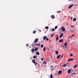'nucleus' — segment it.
Masks as SVG:
<instances>
[{
  "instance_id": "6",
  "label": "nucleus",
  "mask_w": 78,
  "mask_h": 78,
  "mask_svg": "<svg viewBox=\"0 0 78 78\" xmlns=\"http://www.w3.org/2000/svg\"><path fill=\"white\" fill-rule=\"evenodd\" d=\"M63 33H62L61 34L60 37H59V38H61V37H62L63 36Z\"/></svg>"
},
{
  "instance_id": "21",
  "label": "nucleus",
  "mask_w": 78,
  "mask_h": 78,
  "mask_svg": "<svg viewBox=\"0 0 78 78\" xmlns=\"http://www.w3.org/2000/svg\"><path fill=\"white\" fill-rule=\"evenodd\" d=\"M35 45H37V46H40V43L39 44H36Z\"/></svg>"
},
{
  "instance_id": "9",
  "label": "nucleus",
  "mask_w": 78,
  "mask_h": 78,
  "mask_svg": "<svg viewBox=\"0 0 78 78\" xmlns=\"http://www.w3.org/2000/svg\"><path fill=\"white\" fill-rule=\"evenodd\" d=\"M47 38V36H44V37H43V39L44 40H45V39H46Z\"/></svg>"
},
{
  "instance_id": "12",
  "label": "nucleus",
  "mask_w": 78,
  "mask_h": 78,
  "mask_svg": "<svg viewBox=\"0 0 78 78\" xmlns=\"http://www.w3.org/2000/svg\"><path fill=\"white\" fill-rule=\"evenodd\" d=\"M38 50V48H35V51H37V50Z\"/></svg>"
},
{
  "instance_id": "31",
  "label": "nucleus",
  "mask_w": 78,
  "mask_h": 78,
  "mask_svg": "<svg viewBox=\"0 0 78 78\" xmlns=\"http://www.w3.org/2000/svg\"><path fill=\"white\" fill-rule=\"evenodd\" d=\"M76 74V73H72L71 75H75Z\"/></svg>"
},
{
  "instance_id": "4",
  "label": "nucleus",
  "mask_w": 78,
  "mask_h": 78,
  "mask_svg": "<svg viewBox=\"0 0 78 78\" xmlns=\"http://www.w3.org/2000/svg\"><path fill=\"white\" fill-rule=\"evenodd\" d=\"M73 60H74V59L71 58L69 59L68 60V61H73Z\"/></svg>"
},
{
  "instance_id": "42",
  "label": "nucleus",
  "mask_w": 78,
  "mask_h": 78,
  "mask_svg": "<svg viewBox=\"0 0 78 78\" xmlns=\"http://www.w3.org/2000/svg\"><path fill=\"white\" fill-rule=\"evenodd\" d=\"M39 31H40V32H41V30H39Z\"/></svg>"
},
{
  "instance_id": "11",
  "label": "nucleus",
  "mask_w": 78,
  "mask_h": 78,
  "mask_svg": "<svg viewBox=\"0 0 78 78\" xmlns=\"http://www.w3.org/2000/svg\"><path fill=\"white\" fill-rule=\"evenodd\" d=\"M53 16H54L52 15V16H51V19H55V17Z\"/></svg>"
},
{
  "instance_id": "28",
  "label": "nucleus",
  "mask_w": 78,
  "mask_h": 78,
  "mask_svg": "<svg viewBox=\"0 0 78 78\" xmlns=\"http://www.w3.org/2000/svg\"><path fill=\"white\" fill-rule=\"evenodd\" d=\"M41 48H43V47H44V45H43V44L41 45Z\"/></svg>"
},
{
  "instance_id": "50",
  "label": "nucleus",
  "mask_w": 78,
  "mask_h": 78,
  "mask_svg": "<svg viewBox=\"0 0 78 78\" xmlns=\"http://www.w3.org/2000/svg\"><path fill=\"white\" fill-rule=\"evenodd\" d=\"M64 55V54H63L62 55V56H63V55Z\"/></svg>"
},
{
  "instance_id": "33",
  "label": "nucleus",
  "mask_w": 78,
  "mask_h": 78,
  "mask_svg": "<svg viewBox=\"0 0 78 78\" xmlns=\"http://www.w3.org/2000/svg\"><path fill=\"white\" fill-rule=\"evenodd\" d=\"M70 56H73V54H71L70 55Z\"/></svg>"
},
{
  "instance_id": "41",
  "label": "nucleus",
  "mask_w": 78,
  "mask_h": 78,
  "mask_svg": "<svg viewBox=\"0 0 78 78\" xmlns=\"http://www.w3.org/2000/svg\"><path fill=\"white\" fill-rule=\"evenodd\" d=\"M65 64L66 65H66H67V64H68V63L67 62V63H66Z\"/></svg>"
},
{
  "instance_id": "26",
  "label": "nucleus",
  "mask_w": 78,
  "mask_h": 78,
  "mask_svg": "<svg viewBox=\"0 0 78 78\" xmlns=\"http://www.w3.org/2000/svg\"><path fill=\"white\" fill-rule=\"evenodd\" d=\"M50 77L51 78H53V75L52 74H51Z\"/></svg>"
},
{
  "instance_id": "10",
  "label": "nucleus",
  "mask_w": 78,
  "mask_h": 78,
  "mask_svg": "<svg viewBox=\"0 0 78 78\" xmlns=\"http://www.w3.org/2000/svg\"><path fill=\"white\" fill-rule=\"evenodd\" d=\"M53 66H51V70H54V68H53Z\"/></svg>"
},
{
  "instance_id": "8",
  "label": "nucleus",
  "mask_w": 78,
  "mask_h": 78,
  "mask_svg": "<svg viewBox=\"0 0 78 78\" xmlns=\"http://www.w3.org/2000/svg\"><path fill=\"white\" fill-rule=\"evenodd\" d=\"M31 51L32 53H34V49H32L31 50Z\"/></svg>"
},
{
  "instance_id": "36",
  "label": "nucleus",
  "mask_w": 78,
  "mask_h": 78,
  "mask_svg": "<svg viewBox=\"0 0 78 78\" xmlns=\"http://www.w3.org/2000/svg\"><path fill=\"white\" fill-rule=\"evenodd\" d=\"M46 41H48V38H46Z\"/></svg>"
},
{
  "instance_id": "13",
  "label": "nucleus",
  "mask_w": 78,
  "mask_h": 78,
  "mask_svg": "<svg viewBox=\"0 0 78 78\" xmlns=\"http://www.w3.org/2000/svg\"><path fill=\"white\" fill-rule=\"evenodd\" d=\"M49 28V27L48 26L45 27V29H46V30H48V29Z\"/></svg>"
},
{
  "instance_id": "27",
  "label": "nucleus",
  "mask_w": 78,
  "mask_h": 78,
  "mask_svg": "<svg viewBox=\"0 0 78 78\" xmlns=\"http://www.w3.org/2000/svg\"><path fill=\"white\" fill-rule=\"evenodd\" d=\"M70 69H69L68 71V73H70Z\"/></svg>"
},
{
  "instance_id": "14",
  "label": "nucleus",
  "mask_w": 78,
  "mask_h": 78,
  "mask_svg": "<svg viewBox=\"0 0 78 78\" xmlns=\"http://www.w3.org/2000/svg\"><path fill=\"white\" fill-rule=\"evenodd\" d=\"M63 41V39H61V40H60L59 41V42H62V41Z\"/></svg>"
},
{
  "instance_id": "23",
  "label": "nucleus",
  "mask_w": 78,
  "mask_h": 78,
  "mask_svg": "<svg viewBox=\"0 0 78 78\" xmlns=\"http://www.w3.org/2000/svg\"><path fill=\"white\" fill-rule=\"evenodd\" d=\"M76 18H74L73 19V21H75V20H76Z\"/></svg>"
},
{
  "instance_id": "44",
  "label": "nucleus",
  "mask_w": 78,
  "mask_h": 78,
  "mask_svg": "<svg viewBox=\"0 0 78 78\" xmlns=\"http://www.w3.org/2000/svg\"><path fill=\"white\" fill-rule=\"evenodd\" d=\"M41 60H42V61H43L44 60V59L41 58Z\"/></svg>"
},
{
  "instance_id": "25",
  "label": "nucleus",
  "mask_w": 78,
  "mask_h": 78,
  "mask_svg": "<svg viewBox=\"0 0 78 78\" xmlns=\"http://www.w3.org/2000/svg\"><path fill=\"white\" fill-rule=\"evenodd\" d=\"M66 64H64L61 67H66Z\"/></svg>"
},
{
  "instance_id": "16",
  "label": "nucleus",
  "mask_w": 78,
  "mask_h": 78,
  "mask_svg": "<svg viewBox=\"0 0 78 78\" xmlns=\"http://www.w3.org/2000/svg\"><path fill=\"white\" fill-rule=\"evenodd\" d=\"M36 54L37 55H39V52H37Z\"/></svg>"
},
{
  "instance_id": "29",
  "label": "nucleus",
  "mask_w": 78,
  "mask_h": 78,
  "mask_svg": "<svg viewBox=\"0 0 78 78\" xmlns=\"http://www.w3.org/2000/svg\"><path fill=\"white\" fill-rule=\"evenodd\" d=\"M33 58H37V56H34Z\"/></svg>"
},
{
  "instance_id": "1",
  "label": "nucleus",
  "mask_w": 78,
  "mask_h": 78,
  "mask_svg": "<svg viewBox=\"0 0 78 78\" xmlns=\"http://www.w3.org/2000/svg\"><path fill=\"white\" fill-rule=\"evenodd\" d=\"M32 62H33L34 64L35 65H36L37 64V62H36V61H35V60L33 59L32 60Z\"/></svg>"
},
{
  "instance_id": "18",
  "label": "nucleus",
  "mask_w": 78,
  "mask_h": 78,
  "mask_svg": "<svg viewBox=\"0 0 78 78\" xmlns=\"http://www.w3.org/2000/svg\"><path fill=\"white\" fill-rule=\"evenodd\" d=\"M60 56L61 55H58V56H57V58L59 59L60 58Z\"/></svg>"
},
{
  "instance_id": "51",
  "label": "nucleus",
  "mask_w": 78,
  "mask_h": 78,
  "mask_svg": "<svg viewBox=\"0 0 78 78\" xmlns=\"http://www.w3.org/2000/svg\"><path fill=\"white\" fill-rule=\"evenodd\" d=\"M72 72H73V70H72Z\"/></svg>"
},
{
  "instance_id": "15",
  "label": "nucleus",
  "mask_w": 78,
  "mask_h": 78,
  "mask_svg": "<svg viewBox=\"0 0 78 78\" xmlns=\"http://www.w3.org/2000/svg\"><path fill=\"white\" fill-rule=\"evenodd\" d=\"M54 34H52L51 36L50 37H52L53 36H54Z\"/></svg>"
},
{
  "instance_id": "45",
  "label": "nucleus",
  "mask_w": 78,
  "mask_h": 78,
  "mask_svg": "<svg viewBox=\"0 0 78 78\" xmlns=\"http://www.w3.org/2000/svg\"><path fill=\"white\" fill-rule=\"evenodd\" d=\"M38 66V67H39V66H40V65H39V64Z\"/></svg>"
},
{
  "instance_id": "46",
  "label": "nucleus",
  "mask_w": 78,
  "mask_h": 78,
  "mask_svg": "<svg viewBox=\"0 0 78 78\" xmlns=\"http://www.w3.org/2000/svg\"><path fill=\"white\" fill-rule=\"evenodd\" d=\"M62 56H61V58H62Z\"/></svg>"
},
{
  "instance_id": "40",
  "label": "nucleus",
  "mask_w": 78,
  "mask_h": 78,
  "mask_svg": "<svg viewBox=\"0 0 78 78\" xmlns=\"http://www.w3.org/2000/svg\"><path fill=\"white\" fill-rule=\"evenodd\" d=\"M74 36V34L72 35L71 36V37H73V36Z\"/></svg>"
},
{
  "instance_id": "38",
  "label": "nucleus",
  "mask_w": 78,
  "mask_h": 78,
  "mask_svg": "<svg viewBox=\"0 0 78 78\" xmlns=\"http://www.w3.org/2000/svg\"><path fill=\"white\" fill-rule=\"evenodd\" d=\"M26 47H28V44H27L26 45Z\"/></svg>"
},
{
  "instance_id": "19",
  "label": "nucleus",
  "mask_w": 78,
  "mask_h": 78,
  "mask_svg": "<svg viewBox=\"0 0 78 78\" xmlns=\"http://www.w3.org/2000/svg\"><path fill=\"white\" fill-rule=\"evenodd\" d=\"M45 47H44V48H43V51H45Z\"/></svg>"
},
{
  "instance_id": "24",
  "label": "nucleus",
  "mask_w": 78,
  "mask_h": 78,
  "mask_svg": "<svg viewBox=\"0 0 78 78\" xmlns=\"http://www.w3.org/2000/svg\"><path fill=\"white\" fill-rule=\"evenodd\" d=\"M55 53L57 55H58V51H56Z\"/></svg>"
},
{
  "instance_id": "17",
  "label": "nucleus",
  "mask_w": 78,
  "mask_h": 78,
  "mask_svg": "<svg viewBox=\"0 0 78 78\" xmlns=\"http://www.w3.org/2000/svg\"><path fill=\"white\" fill-rule=\"evenodd\" d=\"M64 45H65V47H66V46H67V42H66L64 44Z\"/></svg>"
},
{
  "instance_id": "20",
  "label": "nucleus",
  "mask_w": 78,
  "mask_h": 78,
  "mask_svg": "<svg viewBox=\"0 0 78 78\" xmlns=\"http://www.w3.org/2000/svg\"><path fill=\"white\" fill-rule=\"evenodd\" d=\"M36 33V30H35L33 32V34H35Z\"/></svg>"
},
{
  "instance_id": "22",
  "label": "nucleus",
  "mask_w": 78,
  "mask_h": 78,
  "mask_svg": "<svg viewBox=\"0 0 78 78\" xmlns=\"http://www.w3.org/2000/svg\"><path fill=\"white\" fill-rule=\"evenodd\" d=\"M58 37H56V41H58Z\"/></svg>"
},
{
  "instance_id": "37",
  "label": "nucleus",
  "mask_w": 78,
  "mask_h": 78,
  "mask_svg": "<svg viewBox=\"0 0 78 78\" xmlns=\"http://www.w3.org/2000/svg\"><path fill=\"white\" fill-rule=\"evenodd\" d=\"M71 37H68V39H70V38H71Z\"/></svg>"
},
{
  "instance_id": "7",
  "label": "nucleus",
  "mask_w": 78,
  "mask_h": 78,
  "mask_svg": "<svg viewBox=\"0 0 78 78\" xmlns=\"http://www.w3.org/2000/svg\"><path fill=\"white\" fill-rule=\"evenodd\" d=\"M62 73V71H59L58 72V73L59 74V75H60V74H61V73Z\"/></svg>"
},
{
  "instance_id": "3",
  "label": "nucleus",
  "mask_w": 78,
  "mask_h": 78,
  "mask_svg": "<svg viewBox=\"0 0 78 78\" xmlns=\"http://www.w3.org/2000/svg\"><path fill=\"white\" fill-rule=\"evenodd\" d=\"M62 30L63 32H64L65 31H66V29H65V28H64V27H62Z\"/></svg>"
},
{
  "instance_id": "2",
  "label": "nucleus",
  "mask_w": 78,
  "mask_h": 78,
  "mask_svg": "<svg viewBox=\"0 0 78 78\" xmlns=\"http://www.w3.org/2000/svg\"><path fill=\"white\" fill-rule=\"evenodd\" d=\"M73 5H74L73 4L70 5L68 7V9H70V8H72V6H73Z\"/></svg>"
},
{
  "instance_id": "5",
  "label": "nucleus",
  "mask_w": 78,
  "mask_h": 78,
  "mask_svg": "<svg viewBox=\"0 0 78 78\" xmlns=\"http://www.w3.org/2000/svg\"><path fill=\"white\" fill-rule=\"evenodd\" d=\"M37 41H38V38H37L35 39V40L34 41V43H36V42H37Z\"/></svg>"
},
{
  "instance_id": "49",
  "label": "nucleus",
  "mask_w": 78,
  "mask_h": 78,
  "mask_svg": "<svg viewBox=\"0 0 78 78\" xmlns=\"http://www.w3.org/2000/svg\"><path fill=\"white\" fill-rule=\"evenodd\" d=\"M66 25H68V23H67Z\"/></svg>"
},
{
  "instance_id": "30",
  "label": "nucleus",
  "mask_w": 78,
  "mask_h": 78,
  "mask_svg": "<svg viewBox=\"0 0 78 78\" xmlns=\"http://www.w3.org/2000/svg\"><path fill=\"white\" fill-rule=\"evenodd\" d=\"M57 28H58V26H55V30H56V29H57Z\"/></svg>"
},
{
  "instance_id": "34",
  "label": "nucleus",
  "mask_w": 78,
  "mask_h": 78,
  "mask_svg": "<svg viewBox=\"0 0 78 78\" xmlns=\"http://www.w3.org/2000/svg\"><path fill=\"white\" fill-rule=\"evenodd\" d=\"M57 13H59L61 12V11H58L57 12Z\"/></svg>"
},
{
  "instance_id": "35",
  "label": "nucleus",
  "mask_w": 78,
  "mask_h": 78,
  "mask_svg": "<svg viewBox=\"0 0 78 78\" xmlns=\"http://www.w3.org/2000/svg\"><path fill=\"white\" fill-rule=\"evenodd\" d=\"M44 64H47V63L45 62H43Z\"/></svg>"
},
{
  "instance_id": "52",
  "label": "nucleus",
  "mask_w": 78,
  "mask_h": 78,
  "mask_svg": "<svg viewBox=\"0 0 78 78\" xmlns=\"http://www.w3.org/2000/svg\"><path fill=\"white\" fill-rule=\"evenodd\" d=\"M49 48L50 47V46H49Z\"/></svg>"
},
{
  "instance_id": "39",
  "label": "nucleus",
  "mask_w": 78,
  "mask_h": 78,
  "mask_svg": "<svg viewBox=\"0 0 78 78\" xmlns=\"http://www.w3.org/2000/svg\"><path fill=\"white\" fill-rule=\"evenodd\" d=\"M76 67V65H75L74 66V68H75Z\"/></svg>"
},
{
  "instance_id": "47",
  "label": "nucleus",
  "mask_w": 78,
  "mask_h": 78,
  "mask_svg": "<svg viewBox=\"0 0 78 78\" xmlns=\"http://www.w3.org/2000/svg\"><path fill=\"white\" fill-rule=\"evenodd\" d=\"M71 31H73V30H71Z\"/></svg>"
},
{
  "instance_id": "43",
  "label": "nucleus",
  "mask_w": 78,
  "mask_h": 78,
  "mask_svg": "<svg viewBox=\"0 0 78 78\" xmlns=\"http://www.w3.org/2000/svg\"><path fill=\"white\" fill-rule=\"evenodd\" d=\"M72 19H73V17H71V19L72 20Z\"/></svg>"
},
{
  "instance_id": "32",
  "label": "nucleus",
  "mask_w": 78,
  "mask_h": 78,
  "mask_svg": "<svg viewBox=\"0 0 78 78\" xmlns=\"http://www.w3.org/2000/svg\"><path fill=\"white\" fill-rule=\"evenodd\" d=\"M55 29L54 28L52 29V31H55Z\"/></svg>"
},
{
  "instance_id": "48",
  "label": "nucleus",
  "mask_w": 78,
  "mask_h": 78,
  "mask_svg": "<svg viewBox=\"0 0 78 78\" xmlns=\"http://www.w3.org/2000/svg\"><path fill=\"white\" fill-rule=\"evenodd\" d=\"M72 27H73V26H72Z\"/></svg>"
}]
</instances>
